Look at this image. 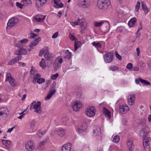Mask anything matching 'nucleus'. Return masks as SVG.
<instances>
[{
  "mask_svg": "<svg viewBox=\"0 0 151 151\" xmlns=\"http://www.w3.org/2000/svg\"><path fill=\"white\" fill-rule=\"evenodd\" d=\"M8 81L9 83L12 86H14L15 85V83H14V80L12 78Z\"/></svg>",
  "mask_w": 151,
  "mask_h": 151,
  "instance_id": "obj_51",
  "label": "nucleus"
},
{
  "mask_svg": "<svg viewBox=\"0 0 151 151\" xmlns=\"http://www.w3.org/2000/svg\"><path fill=\"white\" fill-rule=\"evenodd\" d=\"M148 139L149 138L148 137H145L143 140V145L145 148L148 145Z\"/></svg>",
  "mask_w": 151,
  "mask_h": 151,
  "instance_id": "obj_24",
  "label": "nucleus"
},
{
  "mask_svg": "<svg viewBox=\"0 0 151 151\" xmlns=\"http://www.w3.org/2000/svg\"><path fill=\"white\" fill-rule=\"evenodd\" d=\"M21 43L22 44L26 43L28 41V40L27 39H24L20 41Z\"/></svg>",
  "mask_w": 151,
  "mask_h": 151,
  "instance_id": "obj_58",
  "label": "nucleus"
},
{
  "mask_svg": "<svg viewBox=\"0 0 151 151\" xmlns=\"http://www.w3.org/2000/svg\"><path fill=\"white\" fill-rule=\"evenodd\" d=\"M72 107L74 111H77L82 107V104L79 101H74L73 102Z\"/></svg>",
  "mask_w": 151,
  "mask_h": 151,
  "instance_id": "obj_7",
  "label": "nucleus"
},
{
  "mask_svg": "<svg viewBox=\"0 0 151 151\" xmlns=\"http://www.w3.org/2000/svg\"><path fill=\"white\" fill-rule=\"evenodd\" d=\"M124 29V27L123 26L119 27L117 28V30L120 32H122Z\"/></svg>",
  "mask_w": 151,
  "mask_h": 151,
  "instance_id": "obj_47",
  "label": "nucleus"
},
{
  "mask_svg": "<svg viewBox=\"0 0 151 151\" xmlns=\"http://www.w3.org/2000/svg\"><path fill=\"white\" fill-rule=\"evenodd\" d=\"M14 23L13 22V21H12L10 19H9V20L7 23V26L6 27V29L9 27V28L12 27L14 25Z\"/></svg>",
  "mask_w": 151,
  "mask_h": 151,
  "instance_id": "obj_28",
  "label": "nucleus"
},
{
  "mask_svg": "<svg viewBox=\"0 0 151 151\" xmlns=\"http://www.w3.org/2000/svg\"><path fill=\"white\" fill-rule=\"evenodd\" d=\"M25 148L28 151H31L34 150L35 147V145L31 141H29L25 144Z\"/></svg>",
  "mask_w": 151,
  "mask_h": 151,
  "instance_id": "obj_6",
  "label": "nucleus"
},
{
  "mask_svg": "<svg viewBox=\"0 0 151 151\" xmlns=\"http://www.w3.org/2000/svg\"><path fill=\"white\" fill-rule=\"evenodd\" d=\"M22 1L24 4H31V1L30 0H22Z\"/></svg>",
  "mask_w": 151,
  "mask_h": 151,
  "instance_id": "obj_49",
  "label": "nucleus"
},
{
  "mask_svg": "<svg viewBox=\"0 0 151 151\" xmlns=\"http://www.w3.org/2000/svg\"><path fill=\"white\" fill-rule=\"evenodd\" d=\"M46 16H43L41 14H38L34 17V20L36 22H39L43 21L45 18Z\"/></svg>",
  "mask_w": 151,
  "mask_h": 151,
  "instance_id": "obj_14",
  "label": "nucleus"
},
{
  "mask_svg": "<svg viewBox=\"0 0 151 151\" xmlns=\"http://www.w3.org/2000/svg\"><path fill=\"white\" fill-rule=\"evenodd\" d=\"M43 54L45 59L47 60H49L50 58L51 57V55L50 54L48 47H45L44 48V50L43 51Z\"/></svg>",
  "mask_w": 151,
  "mask_h": 151,
  "instance_id": "obj_10",
  "label": "nucleus"
},
{
  "mask_svg": "<svg viewBox=\"0 0 151 151\" xmlns=\"http://www.w3.org/2000/svg\"><path fill=\"white\" fill-rule=\"evenodd\" d=\"M40 77L41 75L40 74L38 73L36 74L33 77V82L34 81V80H37Z\"/></svg>",
  "mask_w": 151,
  "mask_h": 151,
  "instance_id": "obj_46",
  "label": "nucleus"
},
{
  "mask_svg": "<svg viewBox=\"0 0 151 151\" xmlns=\"http://www.w3.org/2000/svg\"><path fill=\"white\" fill-rule=\"evenodd\" d=\"M127 145L128 148H134V146L133 145L132 141L131 140H127Z\"/></svg>",
  "mask_w": 151,
  "mask_h": 151,
  "instance_id": "obj_22",
  "label": "nucleus"
},
{
  "mask_svg": "<svg viewBox=\"0 0 151 151\" xmlns=\"http://www.w3.org/2000/svg\"><path fill=\"white\" fill-rule=\"evenodd\" d=\"M19 50L20 51L21 55H25L27 52V50L23 48V47L20 48Z\"/></svg>",
  "mask_w": 151,
  "mask_h": 151,
  "instance_id": "obj_33",
  "label": "nucleus"
},
{
  "mask_svg": "<svg viewBox=\"0 0 151 151\" xmlns=\"http://www.w3.org/2000/svg\"><path fill=\"white\" fill-rule=\"evenodd\" d=\"M35 109V111L37 114H40L42 112L41 107H40L37 109Z\"/></svg>",
  "mask_w": 151,
  "mask_h": 151,
  "instance_id": "obj_50",
  "label": "nucleus"
},
{
  "mask_svg": "<svg viewBox=\"0 0 151 151\" xmlns=\"http://www.w3.org/2000/svg\"><path fill=\"white\" fill-rule=\"evenodd\" d=\"M41 40V38L40 37L38 38L37 39H36L35 40L32 41L29 44V47L30 48H33V46H36Z\"/></svg>",
  "mask_w": 151,
  "mask_h": 151,
  "instance_id": "obj_18",
  "label": "nucleus"
},
{
  "mask_svg": "<svg viewBox=\"0 0 151 151\" xmlns=\"http://www.w3.org/2000/svg\"><path fill=\"white\" fill-rule=\"evenodd\" d=\"M11 20L13 21V22L14 23V24H17L19 22V19L18 18H14V17H12L10 19Z\"/></svg>",
  "mask_w": 151,
  "mask_h": 151,
  "instance_id": "obj_43",
  "label": "nucleus"
},
{
  "mask_svg": "<svg viewBox=\"0 0 151 151\" xmlns=\"http://www.w3.org/2000/svg\"><path fill=\"white\" fill-rule=\"evenodd\" d=\"M70 23L73 26H74L76 25H80V24L79 22L77 23V22H70Z\"/></svg>",
  "mask_w": 151,
  "mask_h": 151,
  "instance_id": "obj_61",
  "label": "nucleus"
},
{
  "mask_svg": "<svg viewBox=\"0 0 151 151\" xmlns=\"http://www.w3.org/2000/svg\"><path fill=\"white\" fill-rule=\"evenodd\" d=\"M110 0H98L97 6L100 9H106L110 4Z\"/></svg>",
  "mask_w": 151,
  "mask_h": 151,
  "instance_id": "obj_1",
  "label": "nucleus"
},
{
  "mask_svg": "<svg viewBox=\"0 0 151 151\" xmlns=\"http://www.w3.org/2000/svg\"><path fill=\"white\" fill-rule=\"evenodd\" d=\"M2 142L3 145L6 146V144L8 145H10L11 142L9 140L2 139Z\"/></svg>",
  "mask_w": 151,
  "mask_h": 151,
  "instance_id": "obj_30",
  "label": "nucleus"
},
{
  "mask_svg": "<svg viewBox=\"0 0 151 151\" xmlns=\"http://www.w3.org/2000/svg\"><path fill=\"white\" fill-rule=\"evenodd\" d=\"M120 137L117 135L115 136L113 139V141L114 142H118L120 140Z\"/></svg>",
  "mask_w": 151,
  "mask_h": 151,
  "instance_id": "obj_29",
  "label": "nucleus"
},
{
  "mask_svg": "<svg viewBox=\"0 0 151 151\" xmlns=\"http://www.w3.org/2000/svg\"><path fill=\"white\" fill-rule=\"evenodd\" d=\"M22 44V43H21V42L19 41L16 42L14 43L15 46L19 47V49L20 48L22 47L23 45Z\"/></svg>",
  "mask_w": 151,
  "mask_h": 151,
  "instance_id": "obj_34",
  "label": "nucleus"
},
{
  "mask_svg": "<svg viewBox=\"0 0 151 151\" xmlns=\"http://www.w3.org/2000/svg\"><path fill=\"white\" fill-rule=\"evenodd\" d=\"M77 40H75L74 43V47L75 50H76L78 48L79 45L81 44V42L79 41L76 42Z\"/></svg>",
  "mask_w": 151,
  "mask_h": 151,
  "instance_id": "obj_31",
  "label": "nucleus"
},
{
  "mask_svg": "<svg viewBox=\"0 0 151 151\" xmlns=\"http://www.w3.org/2000/svg\"><path fill=\"white\" fill-rule=\"evenodd\" d=\"M55 132L60 137H63L65 134V130L62 128L60 129L58 131H55Z\"/></svg>",
  "mask_w": 151,
  "mask_h": 151,
  "instance_id": "obj_19",
  "label": "nucleus"
},
{
  "mask_svg": "<svg viewBox=\"0 0 151 151\" xmlns=\"http://www.w3.org/2000/svg\"><path fill=\"white\" fill-rule=\"evenodd\" d=\"M132 63H129L127 65L126 67L127 69L131 70L132 69Z\"/></svg>",
  "mask_w": 151,
  "mask_h": 151,
  "instance_id": "obj_53",
  "label": "nucleus"
},
{
  "mask_svg": "<svg viewBox=\"0 0 151 151\" xmlns=\"http://www.w3.org/2000/svg\"><path fill=\"white\" fill-rule=\"evenodd\" d=\"M12 78L11 76V75L9 73H8L6 74V81L7 80H11V79Z\"/></svg>",
  "mask_w": 151,
  "mask_h": 151,
  "instance_id": "obj_45",
  "label": "nucleus"
},
{
  "mask_svg": "<svg viewBox=\"0 0 151 151\" xmlns=\"http://www.w3.org/2000/svg\"><path fill=\"white\" fill-rule=\"evenodd\" d=\"M141 6L143 11L145 14H147L148 12V10L147 9V7L145 4L144 2H142Z\"/></svg>",
  "mask_w": 151,
  "mask_h": 151,
  "instance_id": "obj_23",
  "label": "nucleus"
},
{
  "mask_svg": "<svg viewBox=\"0 0 151 151\" xmlns=\"http://www.w3.org/2000/svg\"><path fill=\"white\" fill-rule=\"evenodd\" d=\"M58 35V32H57L54 33L52 35V37L53 38H55L57 37Z\"/></svg>",
  "mask_w": 151,
  "mask_h": 151,
  "instance_id": "obj_63",
  "label": "nucleus"
},
{
  "mask_svg": "<svg viewBox=\"0 0 151 151\" xmlns=\"http://www.w3.org/2000/svg\"><path fill=\"white\" fill-rule=\"evenodd\" d=\"M137 20V19L135 18H133L129 22L128 24L129 27H132L134 25L136 21Z\"/></svg>",
  "mask_w": 151,
  "mask_h": 151,
  "instance_id": "obj_21",
  "label": "nucleus"
},
{
  "mask_svg": "<svg viewBox=\"0 0 151 151\" xmlns=\"http://www.w3.org/2000/svg\"><path fill=\"white\" fill-rule=\"evenodd\" d=\"M43 133H42L41 131H39L38 133H37V134L39 137H40L43 135Z\"/></svg>",
  "mask_w": 151,
  "mask_h": 151,
  "instance_id": "obj_62",
  "label": "nucleus"
},
{
  "mask_svg": "<svg viewBox=\"0 0 151 151\" xmlns=\"http://www.w3.org/2000/svg\"><path fill=\"white\" fill-rule=\"evenodd\" d=\"M14 54L16 55H19V56H20L21 55L20 51L19 50V49L17 50H15L14 51Z\"/></svg>",
  "mask_w": 151,
  "mask_h": 151,
  "instance_id": "obj_56",
  "label": "nucleus"
},
{
  "mask_svg": "<svg viewBox=\"0 0 151 151\" xmlns=\"http://www.w3.org/2000/svg\"><path fill=\"white\" fill-rule=\"evenodd\" d=\"M103 112L105 114V115L109 117H110L111 112L105 107H103Z\"/></svg>",
  "mask_w": 151,
  "mask_h": 151,
  "instance_id": "obj_25",
  "label": "nucleus"
},
{
  "mask_svg": "<svg viewBox=\"0 0 151 151\" xmlns=\"http://www.w3.org/2000/svg\"><path fill=\"white\" fill-rule=\"evenodd\" d=\"M71 144L68 143L63 145L62 148V151H70Z\"/></svg>",
  "mask_w": 151,
  "mask_h": 151,
  "instance_id": "obj_16",
  "label": "nucleus"
},
{
  "mask_svg": "<svg viewBox=\"0 0 151 151\" xmlns=\"http://www.w3.org/2000/svg\"><path fill=\"white\" fill-rule=\"evenodd\" d=\"M119 111L120 112L124 114L129 110V108L127 106L125 105H120L119 106Z\"/></svg>",
  "mask_w": 151,
  "mask_h": 151,
  "instance_id": "obj_12",
  "label": "nucleus"
},
{
  "mask_svg": "<svg viewBox=\"0 0 151 151\" xmlns=\"http://www.w3.org/2000/svg\"><path fill=\"white\" fill-rule=\"evenodd\" d=\"M69 119L67 117H63L62 119V121L65 124V125L67 124L69 121Z\"/></svg>",
  "mask_w": 151,
  "mask_h": 151,
  "instance_id": "obj_36",
  "label": "nucleus"
},
{
  "mask_svg": "<svg viewBox=\"0 0 151 151\" xmlns=\"http://www.w3.org/2000/svg\"><path fill=\"white\" fill-rule=\"evenodd\" d=\"M93 135L96 137L98 139L101 140V129L100 127L97 126L94 129Z\"/></svg>",
  "mask_w": 151,
  "mask_h": 151,
  "instance_id": "obj_4",
  "label": "nucleus"
},
{
  "mask_svg": "<svg viewBox=\"0 0 151 151\" xmlns=\"http://www.w3.org/2000/svg\"><path fill=\"white\" fill-rule=\"evenodd\" d=\"M56 85V83L55 82H54L52 83L51 86L50 87V91H51L52 89L55 88V87Z\"/></svg>",
  "mask_w": 151,
  "mask_h": 151,
  "instance_id": "obj_55",
  "label": "nucleus"
},
{
  "mask_svg": "<svg viewBox=\"0 0 151 151\" xmlns=\"http://www.w3.org/2000/svg\"><path fill=\"white\" fill-rule=\"evenodd\" d=\"M114 55L113 53L109 52L107 53L104 55V59L106 63H110L113 59Z\"/></svg>",
  "mask_w": 151,
  "mask_h": 151,
  "instance_id": "obj_3",
  "label": "nucleus"
},
{
  "mask_svg": "<svg viewBox=\"0 0 151 151\" xmlns=\"http://www.w3.org/2000/svg\"><path fill=\"white\" fill-rule=\"evenodd\" d=\"M147 134V132L144 129H142L140 132L139 135L140 136L145 137Z\"/></svg>",
  "mask_w": 151,
  "mask_h": 151,
  "instance_id": "obj_26",
  "label": "nucleus"
},
{
  "mask_svg": "<svg viewBox=\"0 0 151 151\" xmlns=\"http://www.w3.org/2000/svg\"><path fill=\"white\" fill-rule=\"evenodd\" d=\"M45 80L43 78H39L37 80V83L40 84L43 83L45 82Z\"/></svg>",
  "mask_w": 151,
  "mask_h": 151,
  "instance_id": "obj_40",
  "label": "nucleus"
},
{
  "mask_svg": "<svg viewBox=\"0 0 151 151\" xmlns=\"http://www.w3.org/2000/svg\"><path fill=\"white\" fill-rule=\"evenodd\" d=\"M40 65L43 69H44L45 68L46 65L45 60L44 59H42L40 63Z\"/></svg>",
  "mask_w": 151,
  "mask_h": 151,
  "instance_id": "obj_27",
  "label": "nucleus"
},
{
  "mask_svg": "<svg viewBox=\"0 0 151 151\" xmlns=\"http://www.w3.org/2000/svg\"><path fill=\"white\" fill-rule=\"evenodd\" d=\"M135 99V94H132L129 96L128 97V103L130 105L134 104Z\"/></svg>",
  "mask_w": 151,
  "mask_h": 151,
  "instance_id": "obj_11",
  "label": "nucleus"
},
{
  "mask_svg": "<svg viewBox=\"0 0 151 151\" xmlns=\"http://www.w3.org/2000/svg\"><path fill=\"white\" fill-rule=\"evenodd\" d=\"M47 0H36V4L40 7L42 6L46 2Z\"/></svg>",
  "mask_w": 151,
  "mask_h": 151,
  "instance_id": "obj_20",
  "label": "nucleus"
},
{
  "mask_svg": "<svg viewBox=\"0 0 151 151\" xmlns=\"http://www.w3.org/2000/svg\"><path fill=\"white\" fill-rule=\"evenodd\" d=\"M105 21H103L100 22H96L94 23V26L96 27H99L101 26Z\"/></svg>",
  "mask_w": 151,
  "mask_h": 151,
  "instance_id": "obj_35",
  "label": "nucleus"
},
{
  "mask_svg": "<svg viewBox=\"0 0 151 151\" xmlns=\"http://www.w3.org/2000/svg\"><path fill=\"white\" fill-rule=\"evenodd\" d=\"M86 128L87 126L85 123H83L81 125L78 126V130L80 133L85 131Z\"/></svg>",
  "mask_w": 151,
  "mask_h": 151,
  "instance_id": "obj_17",
  "label": "nucleus"
},
{
  "mask_svg": "<svg viewBox=\"0 0 151 151\" xmlns=\"http://www.w3.org/2000/svg\"><path fill=\"white\" fill-rule=\"evenodd\" d=\"M55 7L57 8H62L63 6V4L61 2L60 0H54Z\"/></svg>",
  "mask_w": 151,
  "mask_h": 151,
  "instance_id": "obj_15",
  "label": "nucleus"
},
{
  "mask_svg": "<svg viewBox=\"0 0 151 151\" xmlns=\"http://www.w3.org/2000/svg\"><path fill=\"white\" fill-rule=\"evenodd\" d=\"M36 103V102L35 101H33L31 104L30 107V110H32V109H33L34 108H33V107L34 105H35V104Z\"/></svg>",
  "mask_w": 151,
  "mask_h": 151,
  "instance_id": "obj_60",
  "label": "nucleus"
},
{
  "mask_svg": "<svg viewBox=\"0 0 151 151\" xmlns=\"http://www.w3.org/2000/svg\"><path fill=\"white\" fill-rule=\"evenodd\" d=\"M37 36V34L33 33H30L28 35V38L29 39H32Z\"/></svg>",
  "mask_w": 151,
  "mask_h": 151,
  "instance_id": "obj_44",
  "label": "nucleus"
},
{
  "mask_svg": "<svg viewBox=\"0 0 151 151\" xmlns=\"http://www.w3.org/2000/svg\"><path fill=\"white\" fill-rule=\"evenodd\" d=\"M35 124V122L34 121H32L30 123V127L31 129H33Z\"/></svg>",
  "mask_w": 151,
  "mask_h": 151,
  "instance_id": "obj_57",
  "label": "nucleus"
},
{
  "mask_svg": "<svg viewBox=\"0 0 151 151\" xmlns=\"http://www.w3.org/2000/svg\"><path fill=\"white\" fill-rule=\"evenodd\" d=\"M78 6L83 8H88L90 6V2L89 0H79L78 3Z\"/></svg>",
  "mask_w": 151,
  "mask_h": 151,
  "instance_id": "obj_2",
  "label": "nucleus"
},
{
  "mask_svg": "<svg viewBox=\"0 0 151 151\" xmlns=\"http://www.w3.org/2000/svg\"><path fill=\"white\" fill-rule=\"evenodd\" d=\"M16 5L20 9L22 8L23 6H24V4H22L19 2H17Z\"/></svg>",
  "mask_w": 151,
  "mask_h": 151,
  "instance_id": "obj_48",
  "label": "nucleus"
},
{
  "mask_svg": "<svg viewBox=\"0 0 151 151\" xmlns=\"http://www.w3.org/2000/svg\"><path fill=\"white\" fill-rule=\"evenodd\" d=\"M41 105V102L40 101H37L36 104H35L33 108H34L35 109H37L40 107Z\"/></svg>",
  "mask_w": 151,
  "mask_h": 151,
  "instance_id": "obj_39",
  "label": "nucleus"
},
{
  "mask_svg": "<svg viewBox=\"0 0 151 151\" xmlns=\"http://www.w3.org/2000/svg\"><path fill=\"white\" fill-rule=\"evenodd\" d=\"M9 115V111L6 107L0 108V117L2 116L3 117H6Z\"/></svg>",
  "mask_w": 151,
  "mask_h": 151,
  "instance_id": "obj_8",
  "label": "nucleus"
},
{
  "mask_svg": "<svg viewBox=\"0 0 151 151\" xmlns=\"http://www.w3.org/2000/svg\"><path fill=\"white\" fill-rule=\"evenodd\" d=\"M109 68L110 70L114 71L116 70H118L119 68L118 67L114 65H112L110 66L109 67Z\"/></svg>",
  "mask_w": 151,
  "mask_h": 151,
  "instance_id": "obj_37",
  "label": "nucleus"
},
{
  "mask_svg": "<svg viewBox=\"0 0 151 151\" xmlns=\"http://www.w3.org/2000/svg\"><path fill=\"white\" fill-rule=\"evenodd\" d=\"M139 70V68L137 67H134L132 68V69L131 70H133L135 71H138Z\"/></svg>",
  "mask_w": 151,
  "mask_h": 151,
  "instance_id": "obj_64",
  "label": "nucleus"
},
{
  "mask_svg": "<svg viewBox=\"0 0 151 151\" xmlns=\"http://www.w3.org/2000/svg\"><path fill=\"white\" fill-rule=\"evenodd\" d=\"M22 56H17L11 60L8 63V65H12L18 62L21 59Z\"/></svg>",
  "mask_w": 151,
  "mask_h": 151,
  "instance_id": "obj_13",
  "label": "nucleus"
},
{
  "mask_svg": "<svg viewBox=\"0 0 151 151\" xmlns=\"http://www.w3.org/2000/svg\"><path fill=\"white\" fill-rule=\"evenodd\" d=\"M36 72L35 68L33 66L31 67V69L30 70L29 74L30 75H34Z\"/></svg>",
  "mask_w": 151,
  "mask_h": 151,
  "instance_id": "obj_42",
  "label": "nucleus"
},
{
  "mask_svg": "<svg viewBox=\"0 0 151 151\" xmlns=\"http://www.w3.org/2000/svg\"><path fill=\"white\" fill-rule=\"evenodd\" d=\"M59 76V74L58 73H56L55 74L52 75L51 76V78L53 80L57 78Z\"/></svg>",
  "mask_w": 151,
  "mask_h": 151,
  "instance_id": "obj_52",
  "label": "nucleus"
},
{
  "mask_svg": "<svg viewBox=\"0 0 151 151\" xmlns=\"http://www.w3.org/2000/svg\"><path fill=\"white\" fill-rule=\"evenodd\" d=\"M140 82L142 83L145 84V85L148 86L151 84L150 82L147 81L143 79L142 78H140Z\"/></svg>",
  "mask_w": 151,
  "mask_h": 151,
  "instance_id": "obj_32",
  "label": "nucleus"
},
{
  "mask_svg": "<svg viewBox=\"0 0 151 151\" xmlns=\"http://www.w3.org/2000/svg\"><path fill=\"white\" fill-rule=\"evenodd\" d=\"M63 61L62 58L61 56H59L56 59L54 65L57 68H58L60 67L61 64L62 63Z\"/></svg>",
  "mask_w": 151,
  "mask_h": 151,
  "instance_id": "obj_9",
  "label": "nucleus"
},
{
  "mask_svg": "<svg viewBox=\"0 0 151 151\" xmlns=\"http://www.w3.org/2000/svg\"><path fill=\"white\" fill-rule=\"evenodd\" d=\"M140 2L139 1L137 2L135 6V11L138 12L140 7Z\"/></svg>",
  "mask_w": 151,
  "mask_h": 151,
  "instance_id": "obj_41",
  "label": "nucleus"
},
{
  "mask_svg": "<svg viewBox=\"0 0 151 151\" xmlns=\"http://www.w3.org/2000/svg\"><path fill=\"white\" fill-rule=\"evenodd\" d=\"M93 45L95 46L96 48H101V45L99 42L96 43L95 42H93L92 43Z\"/></svg>",
  "mask_w": 151,
  "mask_h": 151,
  "instance_id": "obj_38",
  "label": "nucleus"
},
{
  "mask_svg": "<svg viewBox=\"0 0 151 151\" xmlns=\"http://www.w3.org/2000/svg\"><path fill=\"white\" fill-rule=\"evenodd\" d=\"M96 110L93 106L88 107L86 112V114L89 117L93 116L95 114Z\"/></svg>",
  "mask_w": 151,
  "mask_h": 151,
  "instance_id": "obj_5",
  "label": "nucleus"
},
{
  "mask_svg": "<svg viewBox=\"0 0 151 151\" xmlns=\"http://www.w3.org/2000/svg\"><path fill=\"white\" fill-rule=\"evenodd\" d=\"M69 37L70 39L72 40H77V38H75L74 36L72 34H70L69 35Z\"/></svg>",
  "mask_w": 151,
  "mask_h": 151,
  "instance_id": "obj_54",
  "label": "nucleus"
},
{
  "mask_svg": "<svg viewBox=\"0 0 151 151\" xmlns=\"http://www.w3.org/2000/svg\"><path fill=\"white\" fill-rule=\"evenodd\" d=\"M115 53L116 58L119 60H121L122 59L121 56L117 52H115Z\"/></svg>",
  "mask_w": 151,
  "mask_h": 151,
  "instance_id": "obj_59",
  "label": "nucleus"
}]
</instances>
